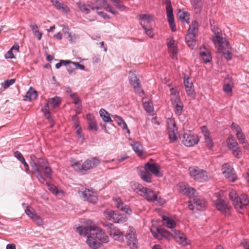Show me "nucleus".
<instances>
[{
	"instance_id": "obj_39",
	"label": "nucleus",
	"mask_w": 249,
	"mask_h": 249,
	"mask_svg": "<svg viewBox=\"0 0 249 249\" xmlns=\"http://www.w3.org/2000/svg\"><path fill=\"white\" fill-rule=\"evenodd\" d=\"M51 0L57 9L62 10L63 11H67L68 7L67 6L64 7V4L63 3L60 2L59 0Z\"/></svg>"
},
{
	"instance_id": "obj_16",
	"label": "nucleus",
	"mask_w": 249,
	"mask_h": 249,
	"mask_svg": "<svg viewBox=\"0 0 249 249\" xmlns=\"http://www.w3.org/2000/svg\"><path fill=\"white\" fill-rule=\"evenodd\" d=\"M222 171L229 181L234 182L237 179L236 175L233 172V168L229 163H225L222 165Z\"/></svg>"
},
{
	"instance_id": "obj_44",
	"label": "nucleus",
	"mask_w": 249,
	"mask_h": 249,
	"mask_svg": "<svg viewBox=\"0 0 249 249\" xmlns=\"http://www.w3.org/2000/svg\"><path fill=\"white\" fill-rule=\"evenodd\" d=\"M143 106L146 112L151 113L153 111V107L150 101H145L143 103Z\"/></svg>"
},
{
	"instance_id": "obj_49",
	"label": "nucleus",
	"mask_w": 249,
	"mask_h": 249,
	"mask_svg": "<svg viewBox=\"0 0 249 249\" xmlns=\"http://www.w3.org/2000/svg\"><path fill=\"white\" fill-rule=\"evenodd\" d=\"M231 128L236 135L242 132L239 125L233 122L231 124Z\"/></svg>"
},
{
	"instance_id": "obj_43",
	"label": "nucleus",
	"mask_w": 249,
	"mask_h": 249,
	"mask_svg": "<svg viewBox=\"0 0 249 249\" xmlns=\"http://www.w3.org/2000/svg\"><path fill=\"white\" fill-rule=\"evenodd\" d=\"M227 143L230 149L237 148L238 146V143L236 142V140L233 137H229L227 140Z\"/></svg>"
},
{
	"instance_id": "obj_58",
	"label": "nucleus",
	"mask_w": 249,
	"mask_h": 249,
	"mask_svg": "<svg viewBox=\"0 0 249 249\" xmlns=\"http://www.w3.org/2000/svg\"><path fill=\"white\" fill-rule=\"evenodd\" d=\"M70 64H72L73 66L75 67V69H80L81 70L85 69V66L83 65L79 64L78 62H71Z\"/></svg>"
},
{
	"instance_id": "obj_7",
	"label": "nucleus",
	"mask_w": 249,
	"mask_h": 249,
	"mask_svg": "<svg viewBox=\"0 0 249 249\" xmlns=\"http://www.w3.org/2000/svg\"><path fill=\"white\" fill-rule=\"evenodd\" d=\"M188 32V34L185 37L186 42L188 46L193 49L196 44V38L198 32V23L196 21H192Z\"/></svg>"
},
{
	"instance_id": "obj_27",
	"label": "nucleus",
	"mask_w": 249,
	"mask_h": 249,
	"mask_svg": "<svg viewBox=\"0 0 249 249\" xmlns=\"http://www.w3.org/2000/svg\"><path fill=\"white\" fill-rule=\"evenodd\" d=\"M112 118L123 130L126 129L127 130V133L130 134V130L128 128L126 124L121 117L117 115H114L112 116Z\"/></svg>"
},
{
	"instance_id": "obj_10",
	"label": "nucleus",
	"mask_w": 249,
	"mask_h": 249,
	"mask_svg": "<svg viewBox=\"0 0 249 249\" xmlns=\"http://www.w3.org/2000/svg\"><path fill=\"white\" fill-rule=\"evenodd\" d=\"M125 238L127 245L130 249H138V240L137 237L136 231L134 228L129 227L125 234Z\"/></svg>"
},
{
	"instance_id": "obj_53",
	"label": "nucleus",
	"mask_w": 249,
	"mask_h": 249,
	"mask_svg": "<svg viewBox=\"0 0 249 249\" xmlns=\"http://www.w3.org/2000/svg\"><path fill=\"white\" fill-rule=\"evenodd\" d=\"M71 63V61L70 60H61L60 62L55 65V68L56 69H59L62 66H66L68 64H70Z\"/></svg>"
},
{
	"instance_id": "obj_21",
	"label": "nucleus",
	"mask_w": 249,
	"mask_h": 249,
	"mask_svg": "<svg viewBox=\"0 0 249 249\" xmlns=\"http://www.w3.org/2000/svg\"><path fill=\"white\" fill-rule=\"evenodd\" d=\"M26 214L34 221L36 222L38 225L42 224V219L38 216L35 211V210L30 206H27L25 210Z\"/></svg>"
},
{
	"instance_id": "obj_61",
	"label": "nucleus",
	"mask_w": 249,
	"mask_h": 249,
	"mask_svg": "<svg viewBox=\"0 0 249 249\" xmlns=\"http://www.w3.org/2000/svg\"><path fill=\"white\" fill-rule=\"evenodd\" d=\"M75 129L76 130L77 135L79 138H82L83 137L80 125H77V126H75Z\"/></svg>"
},
{
	"instance_id": "obj_50",
	"label": "nucleus",
	"mask_w": 249,
	"mask_h": 249,
	"mask_svg": "<svg viewBox=\"0 0 249 249\" xmlns=\"http://www.w3.org/2000/svg\"><path fill=\"white\" fill-rule=\"evenodd\" d=\"M236 135L240 143L244 144V143H246L247 141L246 140L245 135L242 132L238 134H236Z\"/></svg>"
},
{
	"instance_id": "obj_19",
	"label": "nucleus",
	"mask_w": 249,
	"mask_h": 249,
	"mask_svg": "<svg viewBox=\"0 0 249 249\" xmlns=\"http://www.w3.org/2000/svg\"><path fill=\"white\" fill-rule=\"evenodd\" d=\"M129 81L130 85L136 91H141V82L135 71H129Z\"/></svg>"
},
{
	"instance_id": "obj_51",
	"label": "nucleus",
	"mask_w": 249,
	"mask_h": 249,
	"mask_svg": "<svg viewBox=\"0 0 249 249\" xmlns=\"http://www.w3.org/2000/svg\"><path fill=\"white\" fill-rule=\"evenodd\" d=\"M89 129L90 130L97 131L98 127L97 123L94 121H91L88 123Z\"/></svg>"
},
{
	"instance_id": "obj_40",
	"label": "nucleus",
	"mask_w": 249,
	"mask_h": 249,
	"mask_svg": "<svg viewBox=\"0 0 249 249\" xmlns=\"http://www.w3.org/2000/svg\"><path fill=\"white\" fill-rule=\"evenodd\" d=\"M219 53H221L225 55V58L228 60H230L232 59V54L230 52L229 46L228 47H224L222 50L218 51Z\"/></svg>"
},
{
	"instance_id": "obj_1",
	"label": "nucleus",
	"mask_w": 249,
	"mask_h": 249,
	"mask_svg": "<svg viewBox=\"0 0 249 249\" xmlns=\"http://www.w3.org/2000/svg\"><path fill=\"white\" fill-rule=\"evenodd\" d=\"M33 158H36L34 155L31 156L33 161L31 162V166L33 170L37 173L36 176L38 181L44 183L46 179H51L52 176V170L48 162L42 158H38L35 161Z\"/></svg>"
},
{
	"instance_id": "obj_17",
	"label": "nucleus",
	"mask_w": 249,
	"mask_h": 249,
	"mask_svg": "<svg viewBox=\"0 0 249 249\" xmlns=\"http://www.w3.org/2000/svg\"><path fill=\"white\" fill-rule=\"evenodd\" d=\"M214 37H213V42L215 44L216 42L218 46V51L220 50H222L224 48V47H228L229 46V43L228 42L226 41L221 36V31H217V32L215 31L214 33Z\"/></svg>"
},
{
	"instance_id": "obj_3",
	"label": "nucleus",
	"mask_w": 249,
	"mask_h": 249,
	"mask_svg": "<svg viewBox=\"0 0 249 249\" xmlns=\"http://www.w3.org/2000/svg\"><path fill=\"white\" fill-rule=\"evenodd\" d=\"M93 222L91 220H88L87 222V226L83 227L79 226L77 228V231L80 235L87 236V243L89 246L92 249H98L102 246V244L96 241L91 237V233L89 227L93 226Z\"/></svg>"
},
{
	"instance_id": "obj_62",
	"label": "nucleus",
	"mask_w": 249,
	"mask_h": 249,
	"mask_svg": "<svg viewBox=\"0 0 249 249\" xmlns=\"http://www.w3.org/2000/svg\"><path fill=\"white\" fill-rule=\"evenodd\" d=\"M201 132H202L204 138L210 136V133H209L207 128L206 127V126H203L201 127Z\"/></svg>"
},
{
	"instance_id": "obj_37",
	"label": "nucleus",
	"mask_w": 249,
	"mask_h": 249,
	"mask_svg": "<svg viewBox=\"0 0 249 249\" xmlns=\"http://www.w3.org/2000/svg\"><path fill=\"white\" fill-rule=\"evenodd\" d=\"M190 14L188 12H185L183 10H180L178 13V18L184 21H186L188 24L189 23Z\"/></svg>"
},
{
	"instance_id": "obj_33",
	"label": "nucleus",
	"mask_w": 249,
	"mask_h": 249,
	"mask_svg": "<svg viewBox=\"0 0 249 249\" xmlns=\"http://www.w3.org/2000/svg\"><path fill=\"white\" fill-rule=\"evenodd\" d=\"M70 97L72 99L73 104L75 105H77V108L79 109L77 113H80V110L82 109V105L81 100H80L77 93L74 92V94L70 95Z\"/></svg>"
},
{
	"instance_id": "obj_25",
	"label": "nucleus",
	"mask_w": 249,
	"mask_h": 249,
	"mask_svg": "<svg viewBox=\"0 0 249 249\" xmlns=\"http://www.w3.org/2000/svg\"><path fill=\"white\" fill-rule=\"evenodd\" d=\"M115 205L118 209H120L123 212L127 214H131L132 211L129 207L124 203L122 200L119 197H116L113 199Z\"/></svg>"
},
{
	"instance_id": "obj_6",
	"label": "nucleus",
	"mask_w": 249,
	"mask_h": 249,
	"mask_svg": "<svg viewBox=\"0 0 249 249\" xmlns=\"http://www.w3.org/2000/svg\"><path fill=\"white\" fill-rule=\"evenodd\" d=\"M100 163V160L98 158L94 157L91 159L87 160L82 164L77 161L72 164L71 166L75 171L82 172L93 169L97 167Z\"/></svg>"
},
{
	"instance_id": "obj_52",
	"label": "nucleus",
	"mask_w": 249,
	"mask_h": 249,
	"mask_svg": "<svg viewBox=\"0 0 249 249\" xmlns=\"http://www.w3.org/2000/svg\"><path fill=\"white\" fill-rule=\"evenodd\" d=\"M16 80L15 79H11L10 80H7L2 84V87L4 88H7L10 86L13 85L15 82Z\"/></svg>"
},
{
	"instance_id": "obj_48",
	"label": "nucleus",
	"mask_w": 249,
	"mask_h": 249,
	"mask_svg": "<svg viewBox=\"0 0 249 249\" xmlns=\"http://www.w3.org/2000/svg\"><path fill=\"white\" fill-rule=\"evenodd\" d=\"M176 113L178 115H180L182 113L183 109V105L182 103L180 102L178 103L175 104L174 105Z\"/></svg>"
},
{
	"instance_id": "obj_54",
	"label": "nucleus",
	"mask_w": 249,
	"mask_h": 249,
	"mask_svg": "<svg viewBox=\"0 0 249 249\" xmlns=\"http://www.w3.org/2000/svg\"><path fill=\"white\" fill-rule=\"evenodd\" d=\"M224 91L227 93H231L232 92V86L230 84H225L223 86Z\"/></svg>"
},
{
	"instance_id": "obj_32",
	"label": "nucleus",
	"mask_w": 249,
	"mask_h": 249,
	"mask_svg": "<svg viewBox=\"0 0 249 249\" xmlns=\"http://www.w3.org/2000/svg\"><path fill=\"white\" fill-rule=\"evenodd\" d=\"M100 115L105 123H110L112 121L109 114L104 109L101 108L99 111Z\"/></svg>"
},
{
	"instance_id": "obj_46",
	"label": "nucleus",
	"mask_w": 249,
	"mask_h": 249,
	"mask_svg": "<svg viewBox=\"0 0 249 249\" xmlns=\"http://www.w3.org/2000/svg\"><path fill=\"white\" fill-rule=\"evenodd\" d=\"M49 107L50 106L48 105V104L47 103L46 105L42 108V111L43 112L44 115L45 116V117L48 119L50 120L51 119V116L50 113L49 111Z\"/></svg>"
},
{
	"instance_id": "obj_28",
	"label": "nucleus",
	"mask_w": 249,
	"mask_h": 249,
	"mask_svg": "<svg viewBox=\"0 0 249 249\" xmlns=\"http://www.w3.org/2000/svg\"><path fill=\"white\" fill-rule=\"evenodd\" d=\"M130 144L132 147L133 150L139 156L141 157L142 155L143 147L140 142L135 141H132Z\"/></svg>"
},
{
	"instance_id": "obj_31",
	"label": "nucleus",
	"mask_w": 249,
	"mask_h": 249,
	"mask_svg": "<svg viewBox=\"0 0 249 249\" xmlns=\"http://www.w3.org/2000/svg\"><path fill=\"white\" fill-rule=\"evenodd\" d=\"M61 102V100L60 97L55 96L53 98H49L48 100L47 103L50 106V107L52 108H54L58 107Z\"/></svg>"
},
{
	"instance_id": "obj_22",
	"label": "nucleus",
	"mask_w": 249,
	"mask_h": 249,
	"mask_svg": "<svg viewBox=\"0 0 249 249\" xmlns=\"http://www.w3.org/2000/svg\"><path fill=\"white\" fill-rule=\"evenodd\" d=\"M168 128L169 130V139L172 142H175L177 138V129L176 124L173 120L168 122Z\"/></svg>"
},
{
	"instance_id": "obj_55",
	"label": "nucleus",
	"mask_w": 249,
	"mask_h": 249,
	"mask_svg": "<svg viewBox=\"0 0 249 249\" xmlns=\"http://www.w3.org/2000/svg\"><path fill=\"white\" fill-rule=\"evenodd\" d=\"M114 5L116 7L121 10V11L125 10L126 9V7L121 3L120 0H118L116 1L115 3H114Z\"/></svg>"
},
{
	"instance_id": "obj_35",
	"label": "nucleus",
	"mask_w": 249,
	"mask_h": 249,
	"mask_svg": "<svg viewBox=\"0 0 249 249\" xmlns=\"http://www.w3.org/2000/svg\"><path fill=\"white\" fill-rule=\"evenodd\" d=\"M200 55L205 63L210 62L212 60V57L210 52L208 50L200 52Z\"/></svg>"
},
{
	"instance_id": "obj_18",
	"label": "nucleus",
	"mask_w": 249,
	"mask_h": 249,
	"mask_svg": "<svg viewBox=\"0 0 249 249\" xmlns=\"http://www.w3.org/2000/svg\"><path fill=\"white\" fill-rule=\"evenodd\" d=\"M214 203L217 210L221 213L225 214H229L231 206L229 205L226 201L222 199H217L214 201Z\"/></svg>"
},
{
	"instance_id": "obj_38",
	"label": "nucleus",
	"mask_w": 249,
	"mask_h": 249,
	"mask_svg": "<svg viewBox=\"0 0 249 249\" xmlns=\"http://www.w3.org/2000/svg\"><path fill=\"white\" fill-rule=\"evenodd\" d=\"M174 88L171 89V100L173 105L181 102L178 94H176Z\"/></svg>"
},
{
	"instance_id": "obj_63",
	"label": "nucleus",
	"mask_w": 249,
	"mask_h": 249,
	"mask_svg": "<svg viewBox=\"0 0 249 249\" xmlns=\"http://www.w3.org/2000/svg\"><path fill=\"white\" fill-rule=\"evenodd\" d=\"M5 57L6 58H10V59H12V58H15V56L13 54V51L10 49L6 53Z\"/></svg>"
},
{
	"instance_id": "obj_45",
	"label": "nucleus",
	"mask_w": 249,
	"mask_h": 249,
	"mask_svg": "<svg viewBox=\"0 0 249 249\" xmlns=\"http://www.w3.org/2000/svg\"><path fill=\"white\" fill-rule=\"evenodd\" d=\"M77 5L80 11L85 14H88L90 12V10L87 7V6L81 2H79Z\"/></svg>"
},
{
	"instance_id": "obj_23",
	"label": "nucleus",
	"mask_w": 249,
	"mask_h": 249,
	"mask_svg": "<svg viewBox=\"0 0 249 249\" xmlns=\"http://www.w3.org/2000/svg\"><path fill=\"white\" fill-rule=\"evenodd\" d=\"M249 204V197L246 194L241 195L239 196L238 201L235 203V208L238 211L243 209Z\"/></svg>"
},
{
	"instance_id": "obj_24",
	"label": "nucleus",
	"mask_w": 249,
	"mask_h": 249,
	"mask_svg": "<svg viewBox=\"0 0 249 249\" xmlns=\"http://www.w3.org/2000/svg\"><path fill=\"white\" fill-rule=\"evenodd\" d=\"M175 40L173 38L167 39V46L169 51L171 53V56L173 59H177V51L178 49L175 43Z\"/></svg>"
},
{
	"instance_id": "obj_59",
	"label": "nucleus",
	"mask_w": 249,
	"mask_h": 249,
	"mask_svg": "<svg viewBox=\"0 0 249 249\" xmlns=\"http://www.w3.org/2000/svg\"><path fill=\"white\" fill-rule=\"evenodd\" d=\"M14 155V156L17 159H18L20 162L25 159L22 155L21 154V153L18 151H16V152H15Z\"/></svg>"
},
{
	"instance_id": "obj_20",
	"label": "nucleus",
	"mask_w": 249,
	"mask_h": 249,
	"mask_svg": "<svg viewBox=\"0 0 249 249\" xmlns=\"http://www.w3.org/2000/svg\"><path fill=\"white\" fill-rule=\"evenodd\" d=\"M172 235L176 242L182 246H186L190 244V240L187 238L185 234L179 231L175 230Z\"/></svg>"
},
{
	"instance_id": "obj_34",
	"label": "nucleus",
	"mask_w": 249,
	"mask_h": 249,
	"mask_svg": "<svg viewBox=\"0 0 249 249\" xmlns=\"http://www.w3.org/2000/svg\"><path fill=\"white\" fill-rule=\"evenodd\" d=\"M153 16L149 14H142L139 15V18L141 20V23H143L145 25L149 23L153 20Z\"/></svg>"
},
{
	"instance_id": "obj_2",
	"label": "nucleus",
	"mask_w": 249,
	"mask_h": 249,
	"mask_svg": "<svg viewBox=\"0 0 249 249\" xmlns=\"http://www.w3.org/2000/svg\"><path fill=\"white\" fill-rule=\"evenodd\" d=\"M181 193L190 197V204L189 209L195 211V208L198 211L203 210L206 207V200L201 196H198V193L194 188L189 186L185 187L181 190Z\"/></svg>"
},
{
	"instance_id": "obj_8",
	"label": "nucleus",
	"mask_w": 249,
	"mask_h": 249,
	"mask_svg": "<svg viewBox=\"0 0 249 249\" xmlns=\"http://www.w3.org/2000/svg\"><path fill=\"white\" fill-rule=\"evenodd\" d=\"M104 216L108 220L114 223H124L126 221L127 217L125 214L120 213L118 211L111 210H107L104 213Z\"/></svg>"
},
{
	"instance_id": "obj_56",
	"label": "nucleus",
	"mask_w": 249,
	"mask_h": 249,
	"mask_svg": "<svg viewBox=\"0 0 249 249\" xmlns=\"http://www.w3.org/2000/svg\"><path fill=\"white\" fill-rule=\"evenodd\" d=\"M186 92L188 96L194 97L195 95L194 89L192 87H189V88H186Z\"/></svg>"
},
{
	"instance_id": "obj_5",
	"label": "nucleus",
	"mask_w": 249,
	"mask_h": 249,
	"mask_svg": "<svg viewBox=\"0 0 249 249\" xmlns=\"http://www.w3.org/2000/svg\"><path fill=\"white\" fill-rule=\"evenodd\" d=\"M131 186L135 192L141 196H144L147 201L150 202L158 201L157 195L152 190H148L138 182L132 183Z\"/></svg>"
},
{
	"instance_id": "obj_14",
	"label": "nucleus",
	"mask_w": 249,
	"mask_h": 249,
	"mask_svg": "<svg viewBox=\"0 0 249 249\" xmlns=\"http://www.w3.org/2000/svg\"><path fill=\"white\" fill-rule=\"evenodd\" d=\"M89 230L94 232L91 233L92 235L95 234L96 238L102 242L107 243L109 242V237L103 230L98 226L93 224V226H90Z\"/></svg>"
},
{
	"instance_id": "obj_13",
	"label": "nucleus",
	"mask_w": 249,
	"mask_h": 249,
	"mask_svg": "<svg viewBox=\"0 0 249 249\" xmlns=\"http://www.w3.org/2000/svg\"><path fill=\"white\" fill-rule=\"evenodd\" d=\"M78 193L80 198L84 201L91 203H95L97 201V194L92 189L84 188L81 191H79Z\"/></svg>"
},
{
	"instance_id": "obj_9",
	"label": "nucleus",
	"mask_w": 249,
	"mask_h": 249,
	"mask_svg": "<svg viewBox=\"0 0 249 249\" xmlns=\"http://www.w3.org/2000/svg\"><path fill=\"white\" fill-rule=\"evenodd\" d=\"M182 143L186 146H192L198 142V138L197 135L191 131H184L180 137Z\"/></svg>"
},
{
	"instance_id": "obj_4",
	"label": "nucleus",
	"mask_w": 249,
	"mask_h": 249,
	"mask_svg": "<svg viewBox=\"0 0 249 249\" xmlns=\"http://www.w3.org/2000/svg\"><path fill=\"white\" fill-rule=\"evenodd\" d=\"M160 172V168L158 164L147 162L144 167L140 170V175L142 179L146 182H151L152 181V174L158 176Z\"/></svg>"
},
{
	"instance_id": "obj_15",
	"label": "nucleus",
	"mask_w": 249,
	"mask_h": 249,
	"mask_svg": "<svg viewBox=\"0 0 249 249\" xmlns=\"http://www.w3.org/2000/svg\"><path fill=\"white\" fill-rule=\"evenodd\" d=\"M151 232L154 237L158 240H162L163 238L169 239L171 237L169 232L161 228L153 227L151 229Z\"/></svg>"
},
{
	"instance_id": "obj_29",
	"label": "nucleus",
	"mask_w": 249,
	"mask_h": 249,
	"mask_svg": "<svg viewBox=\"0 0 249 249\" xmlns=\"http://www.w3.org/2000/svg\"><path fill=\"white\" fill-rule=\"evenodd\" d=\"M162 219L163 224L169 228H174L176 226V222L173 219L167 216L163 215Z\"/></svg>"
},
{
	"instance_id": "obj_57",
	"label": "nucleus",
	"mask_w": 249,
	"mask_h": 249,
	"mask_svg": "<svg viewBox=\"0 0 249 249\" xmlns=\"http://www.w3.org/2000/svg\"><path fill=\"white\" fill-rule=\"evenodd\" d=\"M234 157L236 158L239 159L242 157V149L241 148H237V150L233 151L232 153Z\"/></svg>"
},
{
	"instance_id": "obj_11",
	"label": "nucleus",
	"mask_w": 249,
	"mask_h": 249,
	"mask_svg": "<svg viewBox=\"0 0 249 249\" xmlns=\"http://www.w3.org/2000/svg\"><path fill=\"white\" fill-rule=\"evenodd\" d=\"M190 174L196 181L198 182H204L208 180L209 175L207 172L198 167L189 168Z\"/></svg>"
},
{
	"instance_id": "obj_30",
	"label": "nucleus",
	"mask_w": 249,
	"mask_h": 249,
	"mask_svg": "<svg viewBox=\"0 0 249 249\" xmlns=\"http://www.w3.org/2000/svg\"><path fill=\"white\" fill-rule=\"evenodd\" d=\"M191 4L194 8L196 13H200L203 7L202 0H190Z\"/></svg>"
},
{
	"instance_id": "obj_26",
	"label": "nucleus",
	"mask_w": 249,
	"mask_h": 249,
	"mask_svg": "<svg viewBox=\"0 0 249 249\" xmlns=\"http://www.w3.org/2000/svg\"><path fill=\"white\" fill-rule=\"evenodd\" d=\"M165 3L166 4V10L169 24H171L172 23L175 22V21L173 13V8L171 5V0H165Z\"/></svg>"
},
{
	"instance_id": "obj_64",
	"label": "nucleus",
	"mask_w": 249,
	"mask_h": 249,
	"mask_svg": "<svg viewBox=\"0 0 249 249\" xmlns=\"http://www.w3.org/2000/svg\"><path fill=\"white\" fill-rule=\"evenodd\" d=\"M30 27L32 30L34 34H35L36 33L39 31L38 27L36 24H31L30 25Z\"/></svg>"
},
{
	"instance_id": "obj_12",
	"label": "nucleus",
	"mask_w": 249,
	"mask_h": 249,
	"mask_svg": "<svg viewBox=\"0 0 249 249\" xmlns=\"http://www.w3.org/2000/svg\"><path fill=\"white\" fill-rule=\"evenodd\" d=\"M104 227L106 228L111 237L114 240L123 242L124 240V235L122 231H120L113 224L105 222L103 223Z\"/></svg>"
},
{
	"instance_id": "obj_60",
	"label": "nucleus",
	"mask_w": 249,
	"mask_h": 249,
	"mask_svg": "<svg viewBox=\"0 0 249 249\" xmlns=\"http://www.w3.org/2000/svg\"><path fill=\"white\" fill-rule=\"evenodd\" d=\"M184 84L185 88H189V87H193V83L189 77L185 78L184 80Z\"/></svg>"
},
{
	"instance_id": "obj_36",
	"label": "nucleus",
	"mask_w": 249,
	"mask_h": 249,
	"mask_svg": "<svg viewBox=\"0 0 249 249\" xmlns=\"http://www.w3.org/2000/svg\"><path fill=\"white\" fill-rule=\"evenodd\" d=\"M37 96L36 91L32 88L30 87L26 94V98L31 101L35 99Z\"/></svg>"
},
{
	"instance_id": "obj_41",
	"label": "nucleus",
	"mask_w": 249,
	"mask_h": 249,
	"mask_svg": "<svg viewBox=\"0 0 249 249\" xmlns=\"http://www.w3.org/2000/svg\"><path fill=\"white\" fill-rule=\"evenodd\" d=\"M229 197L230 199L233 202V204L235 206V203L238 201L239 196L237 195V193L235 190L231 189L230 190Z\"/></svg>"
},
{
	"instance_id": "obj_42",
	"label": "nucleus",
	"mask_w": 249,
	"mask_h": 249,
	"mask_svg": "<svg viewBox=\"0 0 249 249\" xmlns=\"http://www.w3.org/2000/svg\"><path fill=\"white\" fill-rule=\"evenodd\" d=\"M140 24L143 29L144 30L145 34L150 38L153 37L154 36L153 28L151 27H147L146 25L143 23H140Z\"/></svg>"
},
{
	"instance_id": "obj_47",
	"label": "nucleus",
	"mask_w": 249,
	"mask_h": 249,
	"mask_svg": "<svg viewBox=\"0 0 249 249\" xmlns=\"http://www.w3.org/2000/svg\"><path fill=\"white\" fill-rule=\"evenodd\" d=\"M204 140H205L204 142L205 143L207 147L209 149H212V148L213 146V142L212 138L210 137V136H209L205 137Z\"/></svg>"
}]
</instances>
